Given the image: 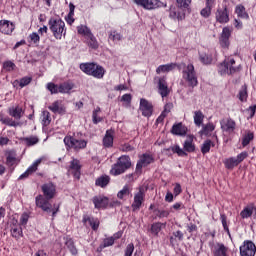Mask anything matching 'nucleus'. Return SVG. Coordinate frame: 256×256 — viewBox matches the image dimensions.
<instances>
[{
    "mask_svg": "<svg viewBox=\"0 0 256 256\" xmlns=\"http://www.w3.org/2000/svg\"><path fill=\"white\" fill-rule=\"evenodd\" d=\"M43 195H38L35 198L36 207L42 209L45 213H52V217L55 218L59 213V204L53 206L49 203L51 199L57 195V186L53 182L45 183L41 186Z\"/></svg>",
    "mask_w": 256,
    "mask_h": 256,
    "instance_id": "f257e3e1",
    "label": "nucleus"
},
{
    "mask_svg": "<svg viewBox=\"0 0 256 256\" xmlns=\"http://www.w3.org/2000/svg\"><path fill=\"white\" fill-rule=\"evenodd\" d=\"M128 169H131V157L122 155L117 159L116 163L112 165L110 175L117 177V175H123Z\"/></svg>",
    "mask_w": 256,
    "mask_h": 256,
    "instance_id": "f03ea898",
    "label": "nucleus"
},
{
    "mask_svg": "<svg viewBox=\"0 0 256 256\" xmlns=\"http://www.w3.org/2000/svg\"><path fill=\"white\" fill-rule=\"evenodd\" d=\"M241 71V65H237L235 59L225 58V60L218 65V73L220 75H235Z\"/></svg>",
    "mask_w": 256,
    "mask_h": 256,
    "instance_id": "7ed1b4c3",
    "label": "nucleus"
},
{
    "mask_svg": "<svg viewBox=\"0 0 256 256\" xmlns=\"http://www.w3.org/2000/svg\"><path fill=\"white\" fill-rule=\"evenodd\" d=\"M80 69L83 73L95 77V79H103L105 76V68L95 63H82L80 64Z\"/></svg>",
    "mask_w": 256,
    "mask_h": 256,
    "instance_id": "20e7f679",
    "label": "nucleus"
},
{
    "mask_svg": "<svg viewBox=\"0 0 256 256\" xmlns=\"http://www.w3.org/2000/svg\"><path fill=\"white\" fill-rule=\"evenodd\" d=\"M48 25L55 39L61 40L63 38V35L65 36L67 33V31L65 30V22L62 21L60 18H50L48 21Z\"/></svg>",
    "mask_w": 256,
    "mask_h": 256,
    "instance_id": "39448f33",
    "label": "nucleus"
},
{
    "mask_svg": "<svg viewBox=\"0 0 256 256\" xmlns=\"http://www.w3.org/2000/svg\"><path fill=\"white\" fill-rule=\"evenodd\" d=\"M182 79L188 83V87H197L199 85V80L197 79V73L195 72V66L193 64H188L184 67L182 71Z\"/></svg>",
    "mask_w": 256,
    "mask_h": 256,
    "instance_id": "423d86ee",
    "label": "nucleus"
},
{
    "mask_svg": "<svg viewBox=\"0 0 256 256\" xmlns=\"http://www.w3.org/2000/svg\"><path fill=\"white\" fill-rule=\"evenodd\" d=\"M87 140L76 139L73 136H65L64 145H66L67 150L74 149V151H81L87 148Z\"/></svg>",
    "mask_w": 256,
    "mask_h": 256,
    "instance_id": "0eeeda50",
    "label": "nucleus"
},
{
    "mask_svg": "<svg viewBox=\"0 0 256 256\" xmlns=\"http://www.w3.org/2000/svg\"><path fill=\"white\" fill-rule=\"evenodd\" d=\"M133 2L138 7L146 9V11H153L154 9H159V7H163V2L160 0H133Z\"/></svg>",
    "mask_w": 256,
    "mask_h": 256,
    "instance_id": "6e6552de",
    "label": "nucleus"
},
{
    "mask_svg": "<svg viewBox=\"0 0 256 256\" xmlns=\"http://www.w3.org/2000/svg\"><path fill=\"white\" fill-rule=\"evenodd\" d=\"M240 256H255L256 245L251 240H245L239 247Z\"/></svg>",
    "mask_w": 256,
    "mask_h": 256,
    "instance_id": "1a4fd4ad",
    "label": "nucleus"
},
{
    "mask_svg": "<svg viewBox=\"0 0 256 256\" xmlns=\"http://www.w3.org/2000/svg\"><path fill=\"white\" fill-rule=\"evenodd\" d=\"M151 163H155V158L153 155L144 153L140 156V159L136 164V170L141 171L143 167H147L148 165H151Z\"/></svg>",
    "mask_w": 256,
    "mask_h": 256,
    "instance_id": "9d476101",
    "label": "nucleus"
},
{
    "mask_svg": "<svg viewBox=\"0 0 256 256\" xmlns=\"http://www.w3.org/2000/svg\"><path fill=\"white\" fill-rule=\"evenodd\" d=\"M215 17L216 21L222 25L229 23V8H227V5L223 6L222 8H218Z\"/></svg>",
    "mask_w": 256,
    "mask_h": 256,
    "instance_id": "9b49d317",
    "label": "nucleus"
},
{
    "mask_svg": "<svg viewBox=\"0 0 256 256\" xmlns=\"http://www.w3.org/2000/svg\"><path fill=\"white\" fill-rule=\"evenodd\" d=\"M139 110L141 111L143 117H151V115H153V104L147 99L142 98L140 99Z\"/></svg>",
    "mask_w": 256,
    "mask_h": 256,
    "instance_id": "f8f14e48",
    "label": "nucleus"
},
{
    "mask_svg": "<svg viewBox=\"0 0 256 256\" xmlns=\"http://www.w3.org/2000/svg\"><path fill=\"white\" fill-rule=\"evenodd\" d=\"M145 201V191L140 188V190L134 195V201L131 205L133 211H139L143 202Z\"/></svg>",
    "mask_w": 256,
    "mask_h": 256,
    "instance_id": "ddd939ff",
    "label": "nucleus"
},
{
    "mask_svg": "<svg viewBox=\"0 0 256 256\" xmlns=\"http://www.w3.org/2000/svg\"><path fill=\"white\" fill-rule=\"evenodd\" d=\"M221 129L224 131V133H233L237 127V123H235V120L231 118H225L220 121Z\"/></svg>",
    "mask_w": 256,
    "mask_h": 256,
    "instance_id": "4468645a",
    "label": "nucleus"
},
{
    "mask_svg": "<svg viewBox=\"0 0 256 256\" xmlns=\"http://www.w3.org/2000/svg\"><path fill=\"white\" fill-rule=\"evenodd\" d=\"M15 31V24L9 20L0 21V33L3 35H11Z\"/></svg>",
    "mask_w": 256,
    "mask_h": 256,
    "instance_id": "2eb2a0df",
    "label": "nucleus"
},
{
    "mask_svg": "<svg viewBox=\"0 0 256 256\" xmlns=\"http://www.w3.org/2000/svg\"><path fill=\"white\" fill-rule=\"evenodd\" d=\"M95 209H107L109 198L105 196H94L92 199Z\"/></svg>",
    "mask_w": 256,
    "mask_h": 256,
    "instance_id": "dca6fc26",
    "label": "nucleus"
},
{
    "mask_svg": "<svg viewBox=\"0 0 256 256\" xmlns=\"http://www.w3.org/2000/svg\"><path fill=\"white\" fill-rule=\"evenodd\" d=\"M158 93H160L162 98L169 95V86L167 85L166 77L158 78Z\"/></svg>",
    "mask_w": 256,
    "mask_h": 256,
    "instance_id": "f3484780",
    "label": "nucleus"
},
{
    "mask_svg": "<svg viewBox=\"0 0 256 256\" xmlns=\"http://www.w3.org/2000/svg\"><path fill=\"white\" fill-rule=\"evenodd\" d=\"M253 215L256 217V207L254 204L245 206L240 212V217H242V219H249V217H253Z\"/></svg>",
    "mask_w": 256,
    "mask_h": 256,
    "instance_id": "a211bd4d",
    "label": "nucleus"
},
{
    "mask_svg": "<svg viewBox=\"0 0 256 256\" xmlns=\"http://www.w3.org/2000/svg\"><path fill=\"white\" fill-rule=\"evenodd\" d=\"M70 169H72L75 179H81V162L78 159H72Z\"/></svg>",
    "mask_w": 256,
    "mask_h": 256,
    "instance_id": "6ab92c4d",
    "label": "nucleus"
},
{
    "mask_svg": "<svg viewBox=\"0 0 256 256\" xmlns=\"http://www.w3.org/2000/svg\"><path fill=\"white\" fill-rule=\"evenodd\" d=\"M41 165V159L36 160L22 175L19 176V180L27 179L29 175H33L37 168Z\"/></svg>",
    "mask_w": 256,
    "mask_h": 256,
    "instance_id": "aec40b11",
    "label": "nucleus"
},
{
    "mask_svg": "<svg viewBox=\"0 0 256 256\" xmlns=\"http://www.w3.org/2000/svg\"><path fill=\"white\" fill-rule=\"evenodd\" d=\"M171 133L173 135L183 137L187 135V128L185 127V125H183V123L180 122L172 126Z\"/></svg>",
    "mask_w": 256,
    "mask_h": 256,
    "instance_id": "412c9836",
    "label": "nucleus"
},
{
    "mask_svg": "<svg viewBox=\"0 0 256 256\" xmlns=\"http://www.w3.org/2000/svg\"><path fill=\"white\" fill-rule=\"evenodd\" d=\"M227 251H229V248H227L223 243H217L214 246L213 255L214 256H227Z\"/></svg>",
    "mask_w": 256,
    "mask_h": 256,
    "instance_id": "4be33fe9",
    "label": "nucleus"
},
{
    "mask_svg": "<svg viewBox=\"0 0 256 256\" xmlns=\"http://www.w3.org/2000/svg\"><path fill=\"white\" fill-rule=\"evenodd\" d=\"M176 67H177L176 63L160 65L156 69V73H157V75H161V73H169V72L173 71Z\"/></svg>",
    "mask_w": 256,
    "mask_h": 256,
    "instance_id": "5701e85b",
    "label": "nucleus"
},
{
    "mask_svg": "<svg viewBox=\"0 0 256 256\" xmlns=\"http://www.w3.org/2000/svg\"><path fill=\"white\" fill-rule=\"evenodd\" d=\"M83 223H89L93 231L99 229V219L90 217L88 215L83 216Z\"/></svg>",
    "mask_w": 256,
    "mask_h": 256,
    "instance_id": "b1692460",
    "label": "nucleus"
},
{
    "mask_svg": "<svg viewBox=\"0 0 256 256\" xmlns=\"http://www.w3.org/2000/svg\"><path fill=\"white\" fill-rule=\"evenodd\" d=\"M48 109L52 111V113H65V107H63V104H61V101L59 100L53 102L52 105L48 107Z\"/></svg>",
    "mask_w": 256,
    "mask_h": 256,
    "instance_id": "393cba45",
    "label": "nucleus"
},
{
    "mask_svg": "<svg viewBox=\"0 0 256 256\" xmlns=\"http://www.w3.org/2000/svg\"><path fill=\"white\" fill-rule=\"evenodd\" d=\"M103 145L108 149L113 147V131L112 130L106 131V134L103 138Z\"/></svg>",
    "mask_w": 256,
    "mask_h": 256,
    "instance_id": "a878e982",
    "label": "nucleus"
},
{
    "mask_svg": "<svg viewBox=\"0 0 256 256\" xmlns=\"http://www.w3.org/2000/svg\"><path fill=\"white\" fill-rule=\"evenodd\" d=\"M9 116L13 117L14 119H21L23 117V108L16 106L9 109Z\"/></svg>",
    "mask_w": 256,
    "mask_h": 256,
    "instance_id": "bb28decb",
    "label": "nucleus"
},
{
    "mask_svg": "<svg viewBox=\"0 0 256 256\" xmlns=\"http://www.w3.org/2000/svg\"><path fill=\"white\" fill-rule=\"evenodd\" d=\"M111 181V178L107 175H102L98 177L95 181V186L96 187H107L109 185V182Z\"/></svg>",
    "mask_w": 256,
    "mask_h": 256,
    "instance_id": "cd10ccee",
    "label": "nucleus"
},
{
    "mask_svg": "<svg viewBox=\"0 0 256 256\" xmlns=\"http://www.w3.org/2000/svg\"><path fill=\"white\" fill-rule=\"evenodd\" d=\"M65 245L67 249L70 251L71 255H77L79 251L77 250V247H75V242L71 238L65 239Z\"/></svg>",
    "mask_w": 256,
    "mask_h": 256,
    "instance_id": "c85d7f7f",
    "label": "nucleus"
},
{
    "mask_svg": "<svg viewBox=\"0 0 256 256\" xmlns=\"http://www.w3.org/2000/svg\"><path fill=\"white\" fill-rule=\"evenodd\" d=\"M169 17L171 19H177L178 21H183V19H185V13L177 12V9L175 7H170Z\"/></svg>",
    "mask_w": 256,
    "mask_h": 256,
    "instance_id": "c756f323",
    "label": "nucleus"
},
{
    "mask_svg": "<svg viewBox=\"0 0 256 256\" xmlns=\"http://www.w3.org/2000/svg\"><path fill=\"white\" fill-rule=\"evenodd\" d=\"M0 121L3 125H8V127H18L19 122H15L12 118L3 116V113H0Z\"/></svg>",
    "mask_w": 256,
    "mask_h": 256,
    "instance_id": "7c9ffc66",
    "label": "nucleus"
},
{
    "mask_svg": "<svg viewBox=\"0 0 256 256\" xmlns=\"http://www.w3.org/2000/svg\"><path fill=\"white\" fill-rule=\"evenodd\" d=\"M199 60L203 65H211V63H213V55L207 53H200Z\"/></svg>",
    "mask_w": 256,
    "mask_h": 256,
    "instance_id": "2f4dec72",
    "label": "nucleus"
},
{
    "mask_svg": "<svg viewBox=\"0 0 256 256\" xmlns=\"http://www.w3.org/2000/svg\"><path fill=\"white\" fill-rule=\"evenodd\" d=\"M204 119L205 115H203V112H201V110L194 112V123L196 127H201V125H203Z\"/></svg>",
    "mask_w": 256,
    "mask_h": 256,
    "instance_id": "473e14b6",
    "label": "nucleus"
},
{
    "mask_svg": "<svg viewBox=\"0 0 256 256\" xmlns=\"http://www.w3.org/2000/svg\"><path fill=\"white\" fill-rule=\"evenodd\" d=\"M211 147H215V143L213 141L211 140L204 141L201 147L202 155H207V153L211 151Z\"/></svg>",
    "mask_w": 256,
    "mask_h": 256,
    "instance_id": "72a5a7b5",
    "label": "nucleus"
},
{
    "mask_svg": "<svg viewBox=\"0 0 256 256\" xmlns=\"http://www.w3.org/2000/svg\"><path fill=\"white\" fill-rule=\"evenodd\" d=\"M184 234L181 232V230L174 231L172 233V236L170 237V243L171 245H175L178 241H183Z\"/></svg>",
    "mask_w": 256,
    "mask_h": 256,
    "instance_id": "f704fd0d",
    "label": "nucleus"
},
{
    "mask_svg": "<svg viewBox=\"0 0 256 256\" xmlns=\"http://www.w3.org/2000/svg\"><path fill=\"white\" fill-rule=\"evenodd\" d=\"M224 165H225L226 169H235V167H237V165H239V162L237 161V158L230 157L224 161Z\"/></svg>",
    "mask_w": 256,
    "mask_h": 256,
    "instance_id": "c9c22d12",
    "label": "nucleus"
},
{
    "mask_svg": "<svg viewBox=\"0 0 256 256\" xmlns=\"http://www.w3.org/2000/svg\"><path fill=\"white\" fill-rule=\"evenodd\" d=\"M213 131H215V126L213 123L209 122L206 125H202L200 135H209V133H213Z\"/></svg>",
    "mask_w": 256,
    "mask_h": 256,
    "instance_id": "e433bc0d",
    "label": "nucleus"
},
{
    "mask_svg": "<svg viewBox=\"0 0 256 256\" xmlns=\"http://www.w3.org/2000/svg\"><path fill=\"white\" fill-rule=\"evenodd\" d=\"M11 235L12 237H14V239H21V237H23V228L21 227H17L15 224H14V227L11 228Z\"/></svg>",
    "mask_w": 256,
    "mask_h": 256,
    "instance_id": "4c0bfd02",
    "label": "nucleus"
},
{
    "mask_svg": "<svg viewBox=\"0 0 256 256\" xmlns=\"http://www.w3.org/2000/svg\"><path fill=\"white\" fill-rule=\"evenodd\" d=\"M42 125L43 127H48L51 124V113L49 111L44 110L41 115Z\"/></svg>",
    "mask_w": 256,
    "mask_h": 256,
    "instance_id": "58836bf2",
    "label": "nucleus"
},
{
    "mask_svg": "<svg viewBox=\"0 0 256 256\" xmlns=\"http://www.w3.org/2000/svg\"><path fill=\"white\" fill-rule=\"evenodd\" d=\"M166 151L177 153L179 157H187V152L179 147V145L171 146L170 148H167Z\"/></svg>",
    "mask_w": 256,
    "mask_h": 256,
    "instance_id": "ea45409f",
    "label": "nucleus"
},
{
    "mask_svg": "<svg viewBox=\"0 0 256 256\" xmlns=\"http://www.w3.org/2000/svg\"><path fill=\"white\" fill-rule=\"evenodd\" d=\"M165 223H161V222H156V223H153L151 225V233L152 235H159V232L161 231V229H163V227H165Z\"/></svg>",
    "mask_w": 256,
    "mask_h": 256,
    "instance_id": "a19ab883",
    "label": "nucleus"
},
{
    "mask_svg": "<svg viewBox=\"0 0 256 256\" xmlns=\"http://www.w3.org/2000/svg\"><path fill=\"white\" fill-rule=\"evenodd\" d=\"M235 13L238 15V17H241L242 19H248L249 14L245 11V6L238 5L236 6Z\"/></svg>",
    "mask_w": 256,
    "mask_h": 256,
    "instance_id": "79ce46f5",
    "label": "nucleus"
},
{
    "mask_svg": "<svg viewBox=\"0 0 256 256\" xmlns=\"http://www.w3.org/2000/svg\"><path fill=\"white\" fill-rule=\"evenodd\" d=\"M73 83L64 82L59 85V93H70L71 89H73Z\"/></svg>",
    "mask_w": 256,
    "mask_h": 256,
    "instance_id": "37998d69",
    "label": "nucleus"
},
{
    "mask_svg": "<svg viewBox=\"0 0 256 256\" xmlns=\"http://www.w3.org/2000/svg\"><path fill=\"white\" fill-rule=\"evenodd\" d=\"M88 39V46L91 47V49H98L99 48V42H97V38L91 33L89 36H86Z\"/></svg>",
    "mask_w": 256,
    "mask_h": 256,
    "instance_id": "c03bdc74",
    "label": "nucleus"
},
{
    "mask_svg": "<svg viewBox=\"0 0 256 256\" xmlns=\"http://www.w3.org/2000/svg\"><path fill=\"white\" fill-rule=\"evenodd\" d=\"M77 32L79 35H84V37H89L91 35V29L85 25H80L77 27Z\"/></svg>",
    "mask_w": 256,
    "mask_h": 256,
    "instance_id": "a18cd8bd",
    "label": "nucleus"
},
{
    "mask_svg": "<svg viewBox=\"0 0 256 256\" xmlns=\"http://www.w3.org/2000/svg\"><path fill=\"white\" fill-rule=\"evenodd\" d=\"M24 141L28 147H33V145H37V143H39V137L29 136L24 138Z\"/></svg>",
    "mask_w": 256,
    "mask_h": 256,
    "instance_id": "49530a36",
    "label": "nucleus"
},
{
    "mask_svg": "<svg viewBox=\"0 0 256 256\" xmlns=\"http://www.w3.org/2000/svg\"><path fill=\"white\" fill-rule=\"evenodd\" d=\"M100 112L101 108L97 107L92 113V121L94 125H97L98 123H101V121H103V118L98 116Z\"/></svg>",
    "mask_w": 256,
    "mask_h": 256,
    "instance_id": "de8ad7c7",
    "label": "nucleus"
},
{
    "mask_svg": "<svg viewBox=\"0 0 256 256\" xmlns=\"http://www.w3.org/2000/svg\"><path fill=\"white\" fill-rule=\"evenodd\" d=\"M108 39H110V41H121V39H123V35L116 30H112L109 32Z\"/></svg>",
    "mask_w": 256,
    "mask_h": 256,
    "instance_id": "09e8293b",
    "label": "nucleus"
},
{
    "mask_svg": "<svg viewBox=\"0 0 256 256\" xmlns=\"http://www.w3.org/2000/svg\"><path fill=\"white\" fill-rule=\"evenodd\" d=\"M154 213L156 217H158L159 219H165L170 215L169 210H164V209H155Z\"/></svg>",
    "mask_w": 256,
    "mask_h": 256,
    "instance_id": "8fccbe9b",
    "label": "nucleus"
},
{
    "mask_svg": "<svg viewBox=\"0 0 256 256\" xmlns=\"http://www.w3.org/2000/svg\"><path fill=\"white\" fill-rule=\"evenodd\" d=\"M131 189L129 188V185H125L122 190H120L117 194L118 199H123V197H127L130 195Z\"/></svg>",
    "mask_w": 256,
    "mask_h": 256,
    "instance_id": "3c124183",
    "label": "nucleus"
},
{
    "mask_svg": "<svg viewBox=\"0 0 256 256\" xmlns=\"http://www.w3.org/2000/svg\"><path fill=\"white\" fill-rule=\"evenodd\" d=\"M184 150L187 151V153H193V151H195L193 140L189 139L184 142Z\"/></svg>",
    "mask_w": 256,
    "mask_h": 256,
    "instance_id": "603ef678",
    "label": "nucleus"
},
{
    "mask_svg": "<svg viewBox=\"0 0 256 256\" xmlns=\"http://www.w3.org/2000/svg\"><path fill=\"white\" fill-rule=\"evenodd\" d=\"M220 220H221L224 231H226L227 235L231 237V232L229 231V225H227V216L225 214H221Z\"/></svg>",
    "mask_w": 256,
    "mask_h": 256,
    "instance_id": "864d4df0",
    "label": "nucleus"
},
{
    "mask_svg": "<svg viewBox=\"0 0 256 256\" xmlns=\"http://www.w3.org/2000/svg\"><path fill=\"white\" fill-rule=\"evenodd\" d=\"M47 89H48V91H50L51 95H57V93H60L59 85H57L53 82H50L47 84Z\"/></svg>",
    "mask_w": 256,
    "mask_h": 256,
    "instance_id": "5fc2aeb1",
    "label": "nucleus"
},
{
    "mask_svg": "<svg viewBox=\"0 0 256 256\" xmlns=\"http://www.w3.org/2000/svg\"><path fill=\"white\" fill-rule=\"evenodd\" d=\"M176 5L179 9H189L191 0H176Z\"/></svg>",
    "mask_w": 256,
    "mask_h": 256,
    "instance_id": "6e6d98bb",
    "label": "nucleus"
},
{
    "mask_svg": "<svg viewBox=\"0 0 256 256\" xmlns=\"http://www.w3.org/2000/svg\"><path fill=\"white\" fill-rule=\"evenodd\" d=\"M213 9V6L206 5L205 8H203L200 12L201 16L205 19L211 17V11Z\"/></svg>",
    "mask_w": 256,
    "mask_h": 256,
    "instance_id": "4d7b16f0",
    "label": "nucleus"
},
{
    "mask_svg": "<svg viewBox=\"0 0 256 256\" xmlns=\"http://www.w3.org/2000/svg\"><path fill=\"white\" fill-rule=\"evenodd\" d=\"M254 139V135L253 133L249 132L248 134H246L243 139H242V145L244 147H247V145H249V143H251V141H253Z\"/></svg>",
    "mask_w": 256,
    "mask_h": 256,
    "instance_id": "13d9d810",
    "label": "nucleus"
},
{
    "mask_svg": "<svg viewBox=\"0 0 256 256\" xmlns=\"http://www.w3.org/2000/svg\"><path fill=\"white\" fill-rule=\"evenodd\" d=\"M15 67L17 66L11 60L5 61L3 63V69H5V71H15Z\"/></svg>",
    "mask_w": 256,
    "mask_h": 256,
    "instance_id": "bf43d9fd",
    "label": "nucleus"
},
{
    "mask_svg": "<svg viewBox=\"0 0 256 256\" xmlns=\"http://www.w3.org/2000/svg\"><path fill=\"white\" fill-rule=\"evenodd\" d=\"M135 251V245L130 243L126 246L124 250V256H133V252Z\"/></svg>",
    "mask_w": 256,
    "mask_h": 256,
    "instance_id": "052dcab7",
    "label": "nucleus"
},
{
    "mask_svg": "<svg viewBox=\"0 0 256 256\" xmlns=\"http://www.w3.org/2000/svg\"><path fill=\"white\" fill-rule=\"evenodd\" d=\"M31 81H33V78L26 76V77H23L22 79H20L19 85L21 88L27 87V85H29V83H31Z\"/></svg>",
    "mask_w": 256,
    "mask_h": 256,
    "instance_id": "680f3d73",
    "label": "nucleus"
},
{
    "mask_svg": "<svg viewBox=\"0 0 256 256\" xmlns=\"http://www.w3.org/2000/svg\"><path fill=\"white\" fill-rule=\"evenodd\" d=\"M115 243V238L109 237L104 239L103 244L101 245L102 249H105V247H111Z\"/></svg>",
    "mask_w": 256,
    "mask_h": 256,
    "instance_id": "e2e57ef3",
    "label": "nucleus"
},
{
    "mask_svg": "<svg viewBox=\"0 0 256 256\" xmlns=\"http://www.w3.org/2000/svg\"><path fill=\"white\" fill-rule=\"evenodd\" d=\"M29 39L35 45H37V43H39V41H41V37L39 36V34H37V32H33L32 34H30Z\"/></svg>",
    "mask_w": 256,
    "mask_h": 256,
    "instance_id": "0e129e2a",
    "label": "nucleus"
},
{
    "mask_svg": "<svg viewBox=\"0 0 256 256\" xmlns=\"http://www.w3.org/2000/svg\"><path fill=\"white\" fill-rule=\"evenodd\" d=\"M171 109H173V103L168 102L164 106V110L162 111V114L166 115V117L171 113Z\"/></svg>",
    "mask_w": 256,
    "mask_h": 256,
    "instance_id": "69168bd1",
    "label": "nucleus"
},
{
    "mask_svg": "<svg viewBox=\"0 0 256 256\" xmlns=\"http://www.w3.org/2000/svg\"><path fill=\"white\" fill-rule=\"evenodd\" d=\"M239 99L241 101H247V87H243L240 91H239Z\"/></svg>",
    "mask_w": 256,
    "mask_h": 256,
    "instance_id": "338daca9",
    "label": "nucleus"
},
{
    "mask_svg": "<svg viewBox=\"0 0 256 256\" xmlns=\"http://www.w3.org/2000/svg\"><path fill=\"white\" fill-rule=\"evenodd\" d=\"M29 222V214L23 213L20 218V225L25 226Z\"/></svg>",
    "mask_w": 256,
    "mask_h": 256,
    "instance_id": "774afa93",
    "label": "nucleus"
}]
</instances>
